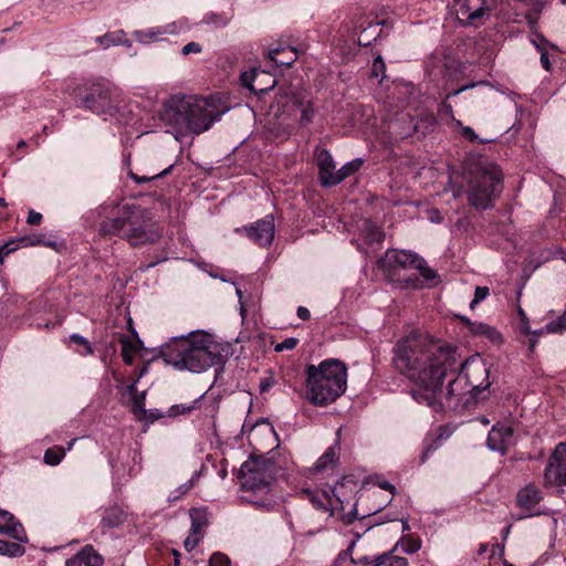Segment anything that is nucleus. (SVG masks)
Wrapping results in <instances>:
<instances>
[{"label":"nucleus","instance_id":"obj_1","mask_svg":"<svg viewBox=\"0 0 566 566\" xmlns=\"http://www.w3.org/2000/svg\"><path fill=\"white\" fill-rule=\"evenodd\" d=\"M458 358L451 345L411 333L395 344L391 363L395 370L415 382L410 391L413 400L440 412L444 405L457 409L473 401Z\"/></svg>","mask_w":566,"mask_h":566},{"label":"nucleus","instance_id":"obj_2","mask_svg":"<svg viewBox=\"0 0 566 566\" xmlns=\"http://www.w3.org/2000/svg\"><path fill=\"white\" fill-rule=\"evenodd\" d=\"M159 356L175 368L191 373H202L223 361L221 346L202 331L171 337L160 346Z\"/></svg>","mask_w":566,"mask_h":566},{"label":"nucleus","instance_id":"obj_3","mask_svg":"<svg viewBox=\"0 0 566 566\" xmlns=\"http://www.w3.org/2000/svg\"><path fill=\"white\" fill-rule=\"evenodd\" d=\"M219 101L217 96L175 95L165 104L161 119L178 133L199 135L224 113Z\"/></svg>","mask_w":566,"mask_h":566},{"label":"nucleus","instance_id":"obj_4","mask_svg":"<svg viewBox=\"0 0 566 566\" xmlns=\"http://www.w3.org/2000/svg\"><path fill=\"white\" fill-rule=\"evenodd\" d=\"M99 232L124 239L134 247L153 243L160 237L153 212L135 203L118 207L113 217L101 222Z\"/></svg>","mask_w":566,"mask_h":566},{"label":"nucleus","instance_id":"obj_5","mask_svg":"<svg viewBox=\"0 0 566 566\" xmlns=\"http://www.w3.org/2000/svg\"><path fill=\"white\" fill-rule=\"evenodd\" d=\"M279 472V465L271 458L250 455L240 468L238 479L244 495L242 501L255 509L270 512L276 506L271 484Z\"/></svg>","mask_w":566,"mask_h":566},{"label":"nucleus","instance_id":"obj_6","mask_svg":"<svg viewBox=\"0 0 566 566\" xmlns=\"http://www.w3.org/2000/svg\"><path fill=\"white\" fill-rule=\"evenodd\" d=\"M306 399L315 407L335 402L346 390L347 368L338 359H325L305 367Z\"/></svg>","mask_w":566,"mask_h":566},{"label":"nucleus","instance_id":"obj_7","mask_svg":"<svg viewBox=\"0 0 566 566\" xmlns=\"http://www.w3.org/2000/svg\"><path fill=\"white\" fill-rule=\"evenodd\" d=\"M77 106L105 118L120 117L126 107V99L122 90L108 81L102 80L92 83L86 90L75 91Z\"/></svg>","mask_w":566,"mask_h":566},{"label":"nucleus","instance_id":"obj_8","mask_svg":"<svg viewBox=\"0 0 566 566\" xmlns=\"http://www.w3.org/2000/svg\"><path fill=\"white\" fill-rule=\"evenodd\" d=\"M469 203L475 209H488L502 191L503 174L493 163L479 164L467 174Z\"/></svg>","mask_w":566,"mask_h":566},{"label":"nucleus","instance_id":"obj_9","mask_svg":"<svg viewBox=\"0 0 566 566\" xmlns=\"http://www.w3.org/2000/svg\"><path fill=\"white\" fill-rule=\"evenodd\" d=\"M460 369L467 385L470 388V397L473 401L486 398V391L491 386L489 380L490 368L479 356H473L464 361L458 360Z\"/></svg>","mask_w":566,"mask_h":566},{"label":"nucleus","instance_id":"obj_10","mask_svg":"<svg viewBox=\"0 0 566 566\" xmlns=\"http://www.w3.org/2000/svg\"><path fill=\"white\" fill-rule=\"evenodd\" d=\"M545 486L566 485V442L558 443L544 470Z\"/></svg>","mask_w":566,"mask_h":566},{"label":"nucleus","instance_id":"obj_11","mask_svg":"<svg viewBox=\"0 0 566 566\" xmlns=\"http://www.w3.org/2000/svg\"><path fill=\"white\" fill-rule=\"evenodd\" d=\"M516 444V438L512 426L504 422H496L490 430L486 446L490 450L504 455L510 448Z\"/></svg>","mask_w":566,"mask_h":566},{"label":"nucleus","instance_id":"obj_12","mask_svg":"<svg viewBox=\"0 0 566 566\" xmlns=\"http://www.w3.org/2000/svg\"><path fill=\"white\" fill-rule=\"evenodd\" d=\"M244 232L247 233L248 238H250L260 247L271 245L275 234L273 216L268 214L251 226L245 227Z\"/></svg>","mask_w":566,"mask_h":566},{"label":"nucleus","instance_id":"obj_13","mask_svg":"<svg viewBox=\"0 0 566 566\" xmlns=\"http://www.w3.org/2000/svg\"><path fill=\"white\" fill-rule=\"evenodd\" d=\"M379 262L381 268L394 271L399 268H415L416 262L421 264L422 258L407 250H388Z\"/></svg>","mask_w":566,"mask_h":566},{"label":"nucleus","instance_id":"obj_14","mask_svg":"<svg viewBox=\"0 0 566 566\" xmlns=\"http://www.w3.org/2000/svg\"><path fill=\"white\" fill-rule=\"evenodd\" d=\"M340 440L342 428H338L334 443L325 450V452L311 468L313 473H324L326 471H333L337 468L340 457Z\"/></svg>","mask_w":566,"mask_h":566},{"label":"nucleus","instance_id":"obj_15","mask_svg":"<svg viewBox=\"0 0 566 566\" xmlns=\"http://www.w3.org/2000/svg\"><path fill=\"white\" fill-rule=\"evenodd\" d=\"M387 128L390 137L397 140L412 136L418 126L409 113L401 112L388 120Z\"/></svg>","mask_w":566,"mask_h":566},{"label":"nucleus","instance_id":"obj_16","mask_svg":"<svg viewBox=\"0 0 566 566\" xmlns=\"http://www.w3.org/2000/svg\"><path fill=\"white\" fill-rule=\"evenodd\" d=\"M315 157L321 185L323 187H334L331 180L335 178V172H337V170L331 151L326 148L316 147Z\"/></svg>","mask_w":566,"mask_h":566},{"label":"nucleus","instance_id":"obj_17","mask_svg":"<svg viewBox=\"0 0 566 566\" xmlns=\"http://www.w3.org/2000/svg\"><path fill=\"white\" fill-rule=\"evenodd\" d=\"M458 20L474 24L484 13L485 0H454Z\"/></svg>","mask_w":566,"mask_h":566},{"label":"nucleus","instance_id":"obj_18","mask_svg":"<svg viewBox=\"0 0 566 566\" xmlns=\"http://www.w3.org/2000/svg\"><path fill=\"white\" fill-rule=\"evenodd\" d=\"M0 534H7L13 539L25 543L27 534L22 524L17 521L13 514L0 509Z\"/></svg>","mask_w":566,"mask_h":566},{"label":"nucleus","instance_id":"obj_19","mask_svg":"<svg viewBox=\"0 0 566 566\" xmlns=\"http://www.w3.org/2000/svg\"><path fill=\"white\" fill-rule=\"evenodd\" d=\"M103 563V556L92 545H85L66 560V566H102Z\"/></svg>","mask_w":566,"mask_h":566},{"label":"nucleus","instance_id":"obj_20","mask_svg":"<svg viewBox=\"0 0 566 566\" xmlns=\"http://www.w3.org/2000/svg\"><path fill=\"white\" fill-rule=\"evenodd\" d=\"M462 321L468 325L469 331L475 336H484L490 342L496 344L501 342V334L492 326L481 323L472 322L467 317H461Z\"/></svg>","mask_w":566,"mask_h":566},{"label":"nucleus","instance_id":"obj_21","mask_svg":"<svg viewBox=\"0 0 566 566\" xmlns=\"http://www.w3.org/2000/svg\"><path fill=\"white\" fill-rule=\"evenodd\" d=\"M542 499L541 490L534 484H528L518 491L516 501L521 507L530 510L537 505Z\"/></svg>","mask_w":566,"mask_h":566},{"label":"nucleus","instance_id":"obj_22","mask_svg":"<svg viewBox=\"0 0 566 566\" xmlns=\"http://www.w3.org/2000/svg\"><path fill=\"white\" fill-rule=\"evenodd\" d=\"M415 269H417L422 277V280H419L418 277H407L405 280L407 286L413 287V289H422L423 283L427 282L429 285L437 279V272L429 268L427 265V262L422 259L421 264H418L416 262Z\"/></svg>","mask_w":566,"mask_h":566},{"label":"nucleus","instance_id":"obj_23","mask_svg":"<svg viewBox=\"0 0 566 566\" xmlns=\"http://www.w3.org/2000/svg\"><path fill=\"white\" fill-rule=\"evenodd\" d=\"M269 57L276 65L290 66L297 59V52L292 46H289V48L277 46V48L269 50Z\"/></svg>","mask_w":566,"mask_h":566},{"label":"nucleus","instance_id":"obj_24","mask_svg":"<svg viewBox=\"0 0 566 566\" xmlns=\"http://www.w3.org/2000/svg\"><path fill=\"white\" fill-rule=\"evenodd\" d=\"M566 331V310L565 312L556 317L555 319L546 323L544 327L541 329L532 332L527 326H523V332L527 334H534L535 336H541L544 333L546 334H562Z\"/></svg>","mask_w":566,"mask_h":566},{"label":"nucleus","instance_id":"obj_25","mask_svg":"<svg viewBox=\"0 0 566 566\" xmlns=\"http://www.w3.org/2000/svg\"><path fill=\"white\" fill-rule=\"evenodd\" d=\"M126 520L124 511L119 506H111L104 510L101 526L105 528H115L122 525Z\"/></svg>","mask_w":566,"mask_h":566},{"label":"nucleus","instance_id":"obj_26","mask_svg":"<svg viewBox=\"0 0 566 566\" xmlns=\"http://www.w3.org/2000/svg\"><path fill=\"white\" fill-rule=\"evenodd\" d=\"M232 20V15L228 12H207L201 22L202 24H207L213 29H222L226 28L230 21Z\"/></svg>","mask_w":566,"mask_h":566},{"label":"nucleus","instance_id":"obj_27","mask_svg":"<svg viewBox=\"0 0 566 566\" xmlns=\"http://www.w3.org/2000/svg\"><path fill=\"white\" fill-rule=\"evenodd\" d=\"M364 164L361 158H355L348 163H346L343 167H340L337 172H335V178L331 180L332 185L336 186L340 184L346 178L350 177L355 172H357Z\"/></svg>","mask_w":566,"mask_h":566},{"label":"nucleus","instance_id":"obj_28","mask_svg":"<svg viewBox=\"0 0 566 566\" xmlns=\"http://www.w3.org/2000/svg\"><path fill=\"white\" fill-rule=\"evenodd\" d=\"M361 232L368 244H379L382 242L385 237L381 229L369 219L363 221Z\"/></svg>","mask_w":566,"mask_h":566},{"label":"nucleus","instance_id":"obj_29","mask_svg":"<svg viewBox=\"0 0 566 566\" xmlns=\"http://www.w3.org/2000/svg\"><path fill=\"white\" fill-rule=\"evenodd\" d=\"M191 520L190 533L203 537L205 527L207 526V514L201 509H191L189 511Z\"/></svg>","mask_w":566,"mask_h":566},{"label":"nucleus","instance_id":"obj_30","mask_svg":"<svg viewBox=\"0 0 566 566\" xmlns=\"http://www.w3.org/2000/svg\"><path fill=\"white\" fill-rule=\"evenodd\" d=\"M256 76H258V71L255 69H252L250 71L243 72L240 75L241 85L243 87L250 90L251 92H254L255 94H258V93L268 94L273 88L275 81L273 80L272 84L270 86H268V87H262L260 90H256L253 86V82H254Z\"/></svg>","mask_w":566,"mask_h":566},{"label":"nucleus","instance_id":"obj_31","mask_svg":"<svg viewBox=\"0 0 566 566\" xmlns=\"http://www.w3.org/2000/svg\"><path fill=\"white\" fill-rule=\"evenodd\" d=\"M373 566H408V560L405 557L394 555V549L390 552L376 556L371 562Z\"/></svg>","mask_w":566,"mask_h":566},{"label":"nucleus","instance_id":"obj_32","mask_svg":"<svg viewBox=\"0 0 566 566\" xmlns=\"http://www.w3.org/2000/svg\"><path fill=\"white\" fill-rule=\"evenodd\" d=\"M161 35L159 27L148 28L146 30H136L133 32L134 39L142 44H150L159 41Z\"/></svg>","mask_w":566,"mask_h":566},{"label":"nucleus","instance_id":"obj_33","mask_svg":"<svg viewBox=\"0 0 566 566\" xmlns=\"http://www.w3.org/2000/svg\"><path fill=\"white\" fill-rule=\"evenodd\" d=\"M25 552L24 546L20 542H9L0 539V555L9 557L22 556Z\"/></svg>","mask_w":566,"mask_h":566},{"label":"nucleus","instance_id":"obj_34","mask_svg":"<svg viewBox=\"0 0 566 566\" xmlns=\"http://www.w3.org/2000/svg\"><path fill=\"white\" fill-rule=\"evenodd\" d=\"M380 34L379 23H370L367 28H364L358 36V44L361 46H368L375 41Z\"/></svg>","mask_w":566,"mask_h":566},{"label":"nucleus","instance_id":"obj_35","mask_svg":"<svg viewBox=\"0 0 566 566\" xmlns=\"http://www.w3.org/2000/svg\"><path fill=\"white\" fill-rule=\"evenodd\" d=\"M399 545L401 546L403 553L413 554L421 548V539L412 535H405L392 549L396 551Z\"/></svg>","mask_w":566,"mask_h":566},{"label":"nucleus","instance_id":"obj_36","mask_svg":"<svg viewBox=\"0 0 566 566\" xmlns=\"http://www.w3.org/2000/svg\"><path fill=\"white\" fill-rule=\"evenodd\" d=\"M126 36V33L123 30H117L114 32H107L104 35L97 36L96 42L101 44L104 49H108L114 45H119L122 38Z\"/></svg>","mask_w":566,"mask_h":566},{"label":"nucleus","instance_id":"obj_37","mask_svg":"<svg viewBox=\"0 0 566 566\" xmlns=\"http://www.w3.org/2000/svg\"><path fill=\"white\" fill-rule=\"evenodd\" d=\"M159 28H160L163 35H166V34L176 35L184 31L189 30L190 27H189L188 20L186 18H181L177 21L167 23L165 25H160Z\"/></svg>","mask_w":566,"mask_h":566},{"label":"nucleus","instance_id":"obj_38","mask_svg":"<svg viewBox=\"0 0 566 566\" xmlns=\"http://www.w3.org/2000/svg\"><path fill=\"white\" fill-rule=\"evenodd\" d=\"M199 474L197 472L193 473V475L186 481L185 483L180 484L177 489L170 492L168 496L169 502H176L180 500L185 494H187L195 485L196 480L198 479Z\"/></svg>","mask_w":566,"mask_h":566},{"label":"nucleus","instance_id":"obj_39","mask_svg":"<svg viewBox=\"0 0 566 566\" xmlns=\"http://www.w3.org/2000/svg\"><path fill=\"white\" fill-rule=\"evenodd\" d=\"M297 107L301 111V117L298 120L300 125L307 126L308 124L312 123V120L315 116V108L313 106V103L312 102H306V103L298 102Z\"/></svg>","mask_w":566,"mask_h":566},{"label":"nucleus","instance_id":"obj_40","mask_svg":"<svg viewBox=\"0 0 566 566\" xmlns=\"http://www.w3.org/2000/svg\"><path fill=\"white\" fill-rule=\"evenodd\" d=\"M65 455V450L61 447L49 448L44 453V462L49 465H57Z\"/></svg>","mask_w":566,"mask_h":566},{"label":"nucleus","instance_id":"obj_41","mask_svg":"<svg viewBox=\"0 0 566 566\" xmlns=\"http://www.w3.org/2000/svg\"><path fill=\"white\" fill-rule=\"evenodd\" d=\"M380 509H377L374 512H368V513L364 514L361 517H358V514H357V502H355L353 504V507H352V510L349 512L340 514V520L344 522V524L349 525L354 521H356V520H364V518L375 514Z\"/></svg>","mask_w":566,"mask_h":566},{"label":"nucleus","instance_id":"obj_42","mask_svg":"<svg viewBox=\"0 0 566 566\" xmlns=\"http://www.w3.org/2000/svg\"><path fill=\"white\" fill-rule=\"evenodd\" d=\"M145 396H146V392L144 391L140 395H134V397H133V412L139 419H142V416H146V413H147V410L145 409V403H144Z\"/></svg>","mask_w":566,"mask_h":566},{"label":"nucleus","instance_id":"obj_43","mask_svg":"<svg viewBox=\"0 0 566 566\" xmlns=\"http://www.w3.org/2000/svg\"><path fill=\"white\" fill-rule=\"evenodd\" d=\"M355 559L352 557L350 548H347L338 554L332 566H354Z\"/></svg>","mask_w":566,"mask_h":566},{"label":"nucleus","instance_id":"obj_44","mask_svg":"<svg viewBox=\"0 0 566 566\" xmlns=\"http://www.w3.org/2000/svg\"><path fill=\"white\" fill-rule=\"evenodd\" d=\"M174 167H175V165L172 164V165L168 166L167 168H165L164 170H161L160 172L155 174V175L149 176V177H146V176L139 177L138 175L130 174V178L134 179L137 184H144V182H147V181H150V180L158 179V178L167 176L168 174L171 172Z\"/></svg>","mask_w":566,"mask_h":566},{"label":"nucleus","instance_id":"obj_45","mask_svg":"<svg viewBox=\"0 0 566 566\" xmlns=\"http://www.w3.org/2000/svg\"><path fill=\"white\" fill-rule=\"evenodd\" d=\"M386 64L380 55L376 56L371 67V76L382 80L385 77Z\"/></svg>","mask_w":566,"mask_h":566},{"label":"nucleus","instance_id":"obj_46","mask_svg":"<svg viewBox=\"0 0 566 566\" xmlns=\"http://www.w3.org/2000/svg\"><path fill=\"white\" fill-rule=\"evenodd\" d=\"M42 242L40 237H33V238H21L18 241H9L8 243H13L12 245L8 247V250L10 253L18 250L20 243H24V245H38Z\"/></svg>","mask_w":566,"mask_h":566},{"label":"nucleus","instance_id":"obj_47","mask_svg":"<svg viewBox=\"0 0 566 566\" xmlns=\"http://www.w3.org/2000/svg\"><path fill=\"white\" fill-rule=\"evenodd\" d=\"M135 348L133 346V344L127 340V339H123L122 340V357H123V360L126 365H132L133 364V353H134Z\"/></svg>","mask_w":566,"mask_h":566},{"label":"nucleus","instance_id":"obj_48","mask_svg":"<svg viewBox=\"0 0 566 566\" xmlns=\"http://www.w3.org/2000/svg\"><path fill=\"white\" fill-rule=\"evenodd\" d=\"M346 482H349L347 478H343L342 481L337 482L336 485L332 489L333 495L336 497L337 502L340 504V509L344 510V492L343 490L346 486Z\"/></svg>","mask_w":566,"mask_h":566},{"label":"nucleus","instance_id":"obj_49","mask_svg":"<svg viewBox=\"0 0 566 566\" xmlns=\"http://www.w3.org/2000/svg\"><path fill=\"white\" fill-rule=\"evenodd\" d=\"M209 566H231V560L226 554L217 552L211 555Z\"/></svg>","mask_w":566,"mask_h":566},{"label":"nucleus","instance_id":"obj_50","mask_svg":"<svg viewBox=\"0 0 566 566\" xmlns=\"http://www.w3.org/2000/svg\"><path fill=\"white\" fill-rule=\"evenodd\" d=\"M490 294V290L488 286H476L474 291V297L470 303V307L474 308L476 304L484 301Z\"/></svg>","mask_w":566,"mask_h":566},{"label":"nucleus","instance_id":"obj_51","mask_svg":"<svg viewBox=\"0 0 566 566\" xmlns=\"http://www.w3.org/2000/svg\"><path fill=\"white\" fill-rule=\"evenodd\" d=\"M298 344V339L295 338V337H289V338H285L283 342L281 343H277L274 347V350L276 353H281V352H284V350H292L294 349Z\"/></svg>","mask_w":566,"mask_h":566},{"label":"nucleus","instance_id":"obj_52","mask_svg":"<svg viewBox=\"0 0 566 566\" xmlns=\"http://www.w3.org/2000/svg\"><path fill=\"white\" fill-rule=\"evenodd\" d=\"M461 136L470 142H479V143H490L493 139H480L475 132L469 126L461 127Z\"/></svg>","mask_w":566,"mask_h":566},{"label":"nucleus","instance_id":"obj_53","mask_svg":"<svg viewBox=\"0 0 566 566\" xmlns=\"http://www.w3.org/2000/svg\"><path fill=\"white\" fill-rule=\"evenodd\" d=\"M531 42L536 48L537 51L548 49V40L541 33L533 34L531 38Z\"/></svg>","mask_w":566,"mask_h":566},{"label":"nucleus","instance_id":"obj_54","mask_svg":"<svg viewBox=\"0 0 566 566\" xmlns=\"http://www.w3.org/2000/svg\"><path fill=\"white\" fill-rule=\"evenodd\" d=\"M70 339L73 343H75V344L84 346L85 354H93V348H92L91 344L88 343V340L85 337H83V336H81L78 334H72L70 336Z\"/></svg>","mask_w":566,"mask_h":566},{"label":"nucleus","instance_id":"obj_55","mask_svg":"<svg viewBox=\"0 0 566 566\" xmlns=\"http://www.w3.org/2000/svg\"><path fill=\"white\" fill-rule=\"evenodd\" d=\"M201 539V536H198L189 532V535L184 542V546L188 552H191L192 549H195V547L199 544Z\"/></svg>","mask_w":566,"mask_h":566},{"label":"nucleus","instance_id":"obj_56","mask_svg":"<svg viewBox=\"0 0 566 566\" xmlns=\"http://www.w3.org/2000/svg\"><path fill=\"white\" fill-rule=\"evenodd\" d=\"M202 50L201 45L197 42H189L182 48V54L188 55L190 53H200Z\"/></svg>","mask_w":566,"mask_h":566},{"label":"nucleus","instance_id":"obj_57","mask_svg":"<svg viewBox=\"0 0 566 566\" xmlns=\"http://www.w3.org/2000/svg\"><path fill=\"white\" fill-rule=\"evenodd\" d=\"M541 54V64L544 70L551 71V61H549V52L548 49H543L537 51Z\"/></svg>","mask_w":566,"mask_h":566},{"label":"nucleus","instance_id":"obj_58","mask_svg":"<svg viewBox=\"0 0 566 566\" xmlns=\"http://www.w3.org/2000/svg\"><path fill=\"white\" fill-rule=\"evenodd\" d=\"M42 221V214L40 212H36L34 210H30L27 222L31 226L40 224Z\"/></svg>","mask_w":566,"mask_h":566},{"label":"nucleus","instance_id":"obj_59","mask_svg":"<svg viewBox=\"0 0 566 566\" xmlns=\"http://www.w3.org/2000/svg\"><path fill=\"white\" fill-rule=\"evenodd\" d=\"M484 83H485V82H479V84H484ZM476 85H478V83H470V84L463 85V86H461L460 88H458V90L453 91L452 93H449V94L447 95V97L449 98V97H451V96H457V95H459L460 93H462V92H464V91H467V90H469V88L475 87Z\"/></svg>","mask_w":566,"mask_h":566},{"label":"nucleus","instance_id":"obj_60","mask_svg":"<svg viewBox=\"0 0 566 566\" xmlns=\"http://www.w3.org/2000/svg\"><path fill=\"white\" fill-rule=\"evenodd\" d=\"M205 395L200 396L199 398L195 399L191 405L189 406H181V412L182 413H189L192 410H195L198 407V403L203 399Z\"/></svg>","mask_w":566,"mask_h":566},{"label":"nucleus","instance_id":"obj_61","mask_svg":"<svg viewBox=\"0 0 566 566\" xmlns=\"http://www.w3.org/2000/svg\"><path fill=\"white\" fill-rule=\"evenodd\" d=\"M274 381L273 379L271 378H263L261 381H260V391L261 392H265L268 391L272 386H273Z\"/></svg>","mask_w":566,"mask_h":566},{"label":"nucleus","instance_id":"obj_62","mask_svg":"<svg viewBox=\"0 0 566 566\" xmlns=\"http://www.w3.org/2000/svg\"><path fill=\"white\" fill-rule=\"evenodd\" d=\"M142 417L148 419L150 422H154L155 420H157L161 417V413L157 409H151V410H147L146 416H142Z\"/></svg>","mask_w":566,"mask_h":566},{"label":"nucleus","instance_id":"obj_63","mask_svg":"<svg viewBox=\"0 0 566 566\" xmlns=\"http://www.w3.org/2000/svg\"><path fill=\"white\" fill-rule=\"evenodd\" d=\"M297 316L303 319V321H307L310 319L311 317V313H310V310L304 307V306H298L297 307Z\"/></svg>","mask_w":566,"mask_h":566},{"label":"nucleus","instance_id":"obj_64","mask_svg":"<svg viewBox=\"0 0 566 566\" xmlns=\"http://www.w3.org/2000/svg\"><path fill=\"white\" fill-rule=\"evenodd\" d=\"M13 243H6L0 247V263L2 264L4 262V259L10 254L8 247L12 245Z\"/></svg>","mask_w":566,"mask_h":566}]
</instances>
